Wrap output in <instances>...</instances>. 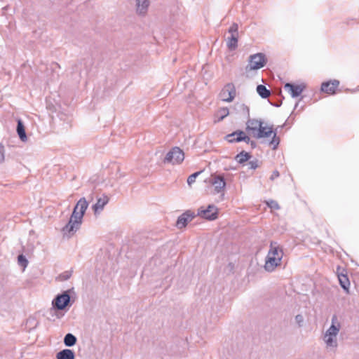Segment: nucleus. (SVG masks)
Instances as JSON below:
<instances>
[{
	"label": "nucleus",
	"mask_w": 359,
	"mask_h": 359,
	"mask_svg": "<svg viewBox=\"0 0 359 359\" xmlns=\"http://www.w3.org/2000/svg\"><path fill=\"white\" fill-rule=\"evenodd\" d=\"M88 207V203L86 199L84 197L80 198L73 210L68 223L62 229L64 237L70 238L80 229Z\"/></svg>",
	"instance_id": "f257e3e1"
},
{
	"label": "nucleus",
	"mask_w": 359,
	"mask_h": 359,
	"mask_svg": "<svg viewBox=\"0 0 359 359\" xmlns=\"http://www.w3.org/2000/svg\"><path fill=\"white\" fill-rule=\"evenodd\" d=\"M283 252L276 242H271L270 249L266 257L264 269L272 272L281 263Z\"/></svg>",
	"instance_id": "f03ea898"
},
{
	"label": "nucleus",
	"mask_w": 359,
	"mask_h": 359,
	"mask_svg": "<svg viewBox=\"0 0 359 359\" xmlns=\"http://www.w3.org/2000/svg\"><path fill=\"white\" fill-rule=\"evenodd\" d=\"M341 328L340 323L337 316L334 315L332 317V324L323 335V341L327 348H336L338 346L337 335Z\"/></svg>",
	"instance_id": "7ed1b4c3"
},
{
	"label": "nucleus",
	"mask_w": 359,
	"mask_h": 359,
	"mask_svg": "<svg viewBox=\"0 0 359 359\" xmlns=\"http://www.w3.org/2000/svg\"><path fill=\"white\" fill-rule=\"evenodd\" d=\"M255 134V138L256 139L266 138L272 136V140L269 144L272 146L273 149H276L280 143V138L277 136V131L276 130H273V126H264L262 124L258 132Z\"/></svg>",
	"instance_id": "20e7f679"
},
{
	"label": "nucleus",
	"mask_w": 359,
	"mask_h": 359,
	"mask_svg": "<svg viewBox=\"0 0 359 359\" xmlns=\"http://www.w3.org/2000/svg\"><path fill=\"white\" fill-rule=\"evenodd\" d=\"M267 62L264 54L262 53L251 55L249 57L248 64L245 68V73L250 74L252 71H257L264 67Z\"/></svg>",
	"instance_id": "39448f33"
},
{
	"label": "nucleus",
	"mask_w": 359,
	"mask_h": 359,
	"mask_svg": "<svg viewBox=\"0 0 359 359\" xmlns=\"http://www.w3.org/2000/svg\"><path fill=\"white\" fill-rule=\"evenodd\" d=\"M236 95L235 86L232 83H229L222 88L219 96L223 102H231L235 98Z\"/></svg>",
	"instance_id": "423d86ee"
},
{
	"label": "nucleus",
	"mask_w": 359,
	"mask_h": 359,
	"mask_svg": "<svg viewBox=\"0 0 359 359\" xmlns=\"http://www.w3.org/2000/svg\"><path fill=\"white\" fill-rule=\"evenodd\" d=\"M184 154L183 151L179 147H174L167 154L164 161L171 163L172 164H178L182 163L184 161Z\"/></svg>",
	"instance_id": "0eeeda50"
},
{
	"label": "nucleus",
	"mask_w": 359,
	"mask_h": 359,
	"mask_svg": "<svg viewBox=\"0 0 359 359\" xmlns=\"http://www.w3.org/2000/svg\"><path fill=\"white\" fill-rule=\"evenodd\" d=\"M69 302L70 296L69 291H65L55 297L53 301V306L58 310H63L69 304Z\"/></svg>",
	"instance_id": "6e6552de"
},
{
	"label": "nucleus",
	"mask_w": 359,
	"mask_h": 359,
	"mask_svg": "<svg viewBox=\"0 0 359 359\" xmlns=\"http://www.w3.org/2000/svg\"><path fill=\"white\" fill-rule=\"evenodd\" d=\"M225 140L230 143L239 142L243 141L249 143L250 138L243 130H236L231 134L226 135Z\"/></svg>",
	"instance_id": "1a4fd4ad"
},
{
	"label": "nucleus",
	"mask_w": 359,
	"mask_h": 359,
	"mask_svg": "<svg viewBox=\"0 0 359 359\" xmlns=\"http://www.w3.org/2000/svg\"><path fill=\"white\" fill-rule=\"evenodd\" d=\"M262 124H264L263 121L259 119H248L246 122V131L248 133L255 138L256 134L258 132V130L259 129V127H261Z\"/></svg>",
	"instance_id": "9d476101"
},
{
	"label": "nucleus",
	"mask_w": 359,
	"mask_h": 359,
	"mask_svg": "<svg viewBox=\"0 0 359 359\" xmlns=\"http://www.w3.org/2000/svg\"><path fill=\"white\" fill-rule=\"evenodd\" d=\"M210 183L214 187L215 191L217 194L224 191L226 187V182L222 175H212Z\"/></svg>",
	"instance_id": "9b49d317"
},
{
	"label": "nucleus",
	"mask_w": 359,
	"mask_h": 359,
	"mask_svg": "<svg viewBox=\"0 0 359 359\" xmlns=\"http://www.w3.org/2000/svg\"><path fill=\"white\" fill-rule=\"evenodd\" d=\"M195 217L194 212L191 210H187L182 214L177 220L176 226L178 229L185 227L189 222H191Z\"/></svg>",
	"instance_id": "f8f14e48"
},
{
	"label": "nucleus",
	"mask_w": 359,
	"mask_h": 359,
	"mask_svg": "<svg viewBox=\"0 0 359 359\" xmlns=\"http://www.w3.org/2000/svg\"><path fill=\"white\" fill-rule=\"evenodd\" d=\"M284 88L292 97H297L302 93L305 86L303 84L294 85L290 83H287L285 84Z\"/></svg>",
	"instance_id": "ddd939ff"
},
{
	"label": "nucleus",
	"mask_w": 359,
	"mask_h": 359,
	"mask_svg": "<svg viewBox=\"0 0 359 359\" xmlns=\"http://www.w3.org/2000/svg\"><path fill=\"white\" fill-rule=\"evenodd\" d=\"M217 208L215 205H210L205 210H201L198 215L209 220H213L217 218Z\"/></svg>",
	"instance_id": "4468645a"
},
{
	"label": "nucleus",
	"mask_w": 359,
	"mask_h": 359,
	"mask_svg": "<svg viewBox=\"0 0 359 359\" xmlns=\"http://www.w3.org/2000/svg\"><path fill=\"white\" fill-rule=\"evenodd\" d=\"M339 85V81L337 80L324 82L321 85V90L329 94H334Z\"/></svg>",
	"instance_id": "2eb2a0df"
},
{
	"label": "nucleus",
	"mask_w": 359,
	"mask_h": 359,
	"mask_svg": "<svg viewBox=\"0 0 359 359\" xmlns=\"http://www.w3.org/2000/svg\"><path fill=\"white\" fill-rule=\"evenodd\" d=\"M341 268L338 267L337 273L341 287L346 292H348V288L350 286V281L346 274L343 272H340Z\"/></svg>",
	"instance_id": "dca6fc26"
},
{
	"label": "nucleus",
	"mask_w": 359,
	"mask_h": 359,
	"mask_svg": "<svg viewBox=\"0 0 359 359\" xmlns=\"http://www.w3.org/2000/svg\"><path fill=\"white\" fill-rule=\"evenodd\" d=\"M109 198L107 196H102L97 198V202L92 206L95 214H99L104 208V205L108 203Z\"/></svg>",
	"instance_id": "f3484780"
},
{
	"label": "nucleus",
	"mask_w": 359,
	"mask_h": 359,
	"mask_svg": "<svg viewBox=\"0 0 359 359\" xmlns=\"http://www.w3.org/2000/svg\"><path fill=\"white\" fill-rule=\"evenodd\" d=\"M149 5L148 0H136L137 13L140 15H144L147 11Z\"/></svg>",
	"instance_id": "a211bd4d"
},
{
	"label": "nucleus",
	"mask_w": 359,
	"mask_h": 359,
	"mask_svg": "<svg viewBox=\"0 0 359 359\" xmlns=\"http://www.w3.org/2000/svg\"><path fill=\"white\" fill-rule=\"evenodd\" d=\"M74 352L69 348L63 349L56 354V359H74Z\"/></svg>",
	"instance_id": "6ab92c4d"
},
{
	"label": "nucleus",
	"mask_w": 359,
	"mask_h": 359,
	"mask_svg": "<svg viewBox=\"0 0 359 359\" xmlns=\"http://www.w3.org/2000/svg\"><path fill=\"white\" fill-rule=\"evenodd\" d=\"M17 133L21 141L25 142L27 140L25 126L21 120L18 121Z\"/></svg>",
	"instance_id": "aec40b11"
},
{
	"label": "nucleus",
	"mask_w": 359,
	"mask_h": 359,
	"mask_svg": "<svg viewBox=\"0 0 359 359\" xmlns=\"http://www.w3.org/2000/svg\"><path fill=\"white\" fill-rule=\"evenodd\" d=\"M76 337L72 333H68L65 336L64 344L67 347L73 346L76 343Z\"/></svg>",
	"instance_id": "412c9836"
},
{
	"label": "nucleus",
	"mask_w": 359,
	"mask_h": 359,
	"mask_svg": "<svg viewBox=\"0 0 359 359\" xmlns=\"http://www.w3.org/2000/svg\"><path fill=\"white\" fill-rule=\"evenodd\" d=\"M251 156L249 153L241 151L235 157L236 161L239 163H243L250 158Z\"/></svg>",
	"instance_id": "4be33fe9"
},
{
	"label": "nucleus",
	"mask_w": 359,
	"mask_h": 359,
	"mask_svg": "<svg viewBox=\"0 0 359 359\" xmlns=\"http://www.w3.org/2000/svg\"><path fill=\"white\" fill-rule=\"evenodd\" d=\"M238 38L235 35H232L227 39V47L230 50H235L238 46Z\"/></svg>",
	"instance_id": "5701e85b"
},
{
	"label": "nucleus",
	"mask_w": 359,
	"mask_h": 359,
	"mask_svg": "<svg viewBox=\"0 0 359 359\" xmlns=\"http://www.w3.org/2000/svg\"><path fill=\"white\" fill-rule=\"evenodd\" d=\"M257 92L262 98H267L271 94L270 90L263 85H258L257 86Z\"/></svg>",
	"instance_id": "b1692460"
},
{
	"label": "nucleus",
	"mask_w": 359,
	"mask_h": 359,
	"mask_svg": "<svg viewBox=\"0 0 359 359\" xmlns=\"http://www.w3.org/2000/svg\"><path fill=\"white\" fill-rule=\"evenodd\" d=\"M229 114V109L227 107L220 108L217 111V116H219L218 121H220L226 117Z\"/></svg>",
	"instance_id": "393cba45"
},
{
	"label": "nucleus",
	"mask_w": 359,
	"mask_h": 359,
	"mask_svg": "<svg viewBox=\"0 0 359 359\" xmlns=\"http://www.w3.org/2000/svg\"><path fill=\"white\" fill-rule=\"evenodd\" d=\"M229 32L231 34V36L235 35L236 36H238V26L236 23H233L229 29Z\"/></svg>",
	"instance_id": "a878e982"
},
{
	"label": "nucleus",
	"mask_w": 359,
	"mask_h": 359,
	"mask_svg": "<svg viewBox=\"0 0 359 359\" xmlns=\"http://www.w3.org/2000/svg\"><path fill=\"white\" fill-rule=\"evenodd\" d=\"M201 173V171L196 172L193 173L192 175H189L187 179V184L189 186H191L192 184H194L196 181V177Z\"/></svg>",
	"instance_id": "bb28decb"
},
{
	"label": "nucleus",
	"mask_w": 359,
	"mask_h": 359,
	"mask_svg": "<svg viewBox=\"0 0 359 359\" xmlns=\"http://www.w3.org/2000/svg\"><path fill=\"white\" fill-rule=\"evenodd\" d=\"M18 262L19 265L22 266L23 268L27 267V266L28 264V261L23 255H20L18 257Z\"/></svg>",
	"instance_id": "cd10ccee"
},
{
	"label": "nucleus",
	"mask_w": 359,
	"mask_h": 359,
	"mask_svg": "<svg viewBox=\"0 0 359 359\" xmlns=\"http://www.w3.org/2000/svg\"><path fill=\"white\" fill-rule=\"evenodd\" d=\"M266 203L267 206L269 208H270L271 209H273V210H279L280 209V206L276 201L270 200V201H266Z\"/></svg>",
	"instance_id": "c85d7f7f"
},
{
	"label": "nucleus",
	"mask_w": 359,
	"mask_h": 359,
	"mask_svg": "<svg viewBox=\"0 0 359 359\" xmlns=\"http://www.w3.org/2000/svg\"><path fill=\"white\" fill-rule=\"evenodd\" d=\"M71 276H72V272L65 271L60 275V278L62 280H67L71 277Z\"/></svg>",
	"instance_id": "c756f323"
},
{
	"label": "nucleus",
	"mask_w": 359,
	"mask_h": 359,
	"mask_svg": "<svg viewBox=\"0 0 359 359\" xmlns=\"http://www.w3.org/2000/svg\"><path fill=\"white\" fill-rule=\"evenodd\" d=\"M4 152H5V150H4V146L0 144V163H3L4 161V159H5Z\"/></svg>",
	"instance_id": "7c9ffc66"
},
{
	"label": "nucleus",
	"mask_w": 359,
	"mask_h": 359,
	"mask_svg": "<svg viewBox=\"0 0 359 359\" xmlns=\"http://www.w3.org/2000/svg\"><path fill=\"white\" fill-rule=\"evenodd\" d=\"M250 168L251 169H256L258 167L257 161H251L249 162Z\"/></svg>",
	"instance_id": "2f4dec72"
},
{
	"label": "nucleus",
	"mask_w": 359,
	"mask_h": 359,
	"mask_svg": "<svg viewBox=\"0 0 359 359\" xmlns=\"http://www.w3.org/2000/svg\"><path fill=\"white\" fill-rule=\"evenodd\" d=\"M279 175H280L279 172L278 170H274L270 177V180H274L275 179L278 178L279 177Z\"/></svg>",
	"instance_id": "473e14b6"
},
{
	"label": "nucleus",
	"mask_w": 359,
	"mask_h": 359,
	"mask_svg": "<svg viewBox=\"0 0 359 359\" xmlns=\"http://www.w3.org/2000/svg\"><path fill=\"white\" fill-rule=\"evenodd\" d=\"M295 319H296V321L299 323V325H300V324L303 322L304 319H303V316L302 315H297L295 317Z\"/></svg>",
	"instance_id": "72a5a7b5"
},
{
	"label": "nucleus",
	"mask_w": 359,
	"mask_h": 359,
	"mask_svg": "<svg viewBox=\"0 0 359 359\" xmlns=\"http://www.w3.org/2000/svg\"><path fill=\"white\" fill-rule=\"evenodd\" d=\"M248 144H250L252 146V147H256V142L255 141L251 140H250V142Z\"/></svg>",
	"instance_id": "f704fd0d"
},
{
	"label": "nucleus",
	"mask_w": 359,
	"mask_h": 359,
	"mask_svg": "<svg viewBox=\"0 0 359 359\" xmlns=\"http://www.w3.org/2000/svg\"><path fill=\"white\" fill-rule=\"evenodd\" d=\"M280 104H278V103H276V104H275L276 107H280Z\"/></svg>",
	"instance_id": "c9c22d12"
}]
</instances>
